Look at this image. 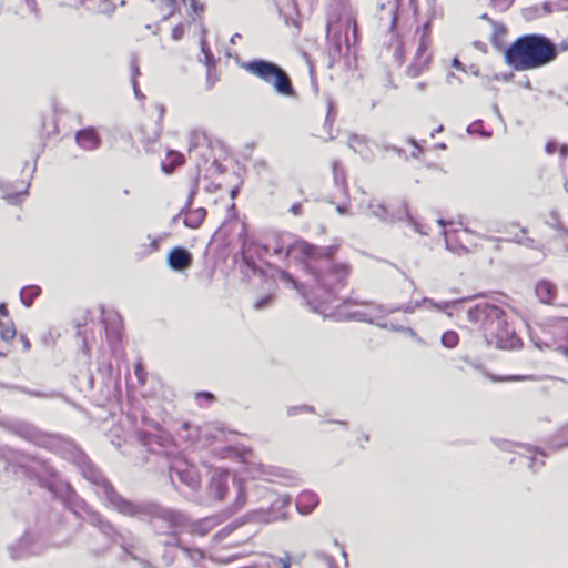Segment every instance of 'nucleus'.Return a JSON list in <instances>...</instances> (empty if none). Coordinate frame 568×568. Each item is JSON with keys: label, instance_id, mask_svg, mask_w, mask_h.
I'll use <instances>...</instances> for the list:
<instances>
[{"label": "nucleus", "instance_id": "9", "mask_svg": "<svg viewBox=\"0 0 568 568\" xmlns=\"http://www.w3.org/2000/svg\"><path fill=\"white\" fill-rule=\"evenodd\" d=\"M377 304L355 298H346L336 307L335 316L342 321H358L386 328L387 322L376 310Z\"/></svg>", "mask_w": 568, "mask_h": 568}, {"label": "nucleus", "instance_id": "42", "mask_svg": "<svg viewBox=\"0 0 568 568\" xmlns=\"http://www.w3.org/2000/svg\"><path fill=\"white\" fill-rule=\"evenodd\" d=\"M88 521L93 526L95 527L98 530L100 528H102L104 526V524H106V521L109 520L108 518H105L101 513L94 510V509H88Z\"/></svg>", "mask_w": 568, "mask_h": 568}, {"label": "nucleus", "instance_id": "14", "mask_svg": "<svg viewBox=\"0 0 568 568\" xmlns=\"http://www.w3.org/2000/svg\"><path fill=\"white\" fill-rule=\"evenodd\" d=\"M47 488L54 495V497L60 498L65 507L77 516H80L81 511L88 514V509H91V507L77 494L70 484L62 481L54 476L47 483Z\"/></svg>", "mask_w": 568, "mask_h": 568}, {"label": "nucleus", "instance_id": "56", "mask_svg": "<svg viewBox=\"0 0 568 568\" xmlns=\"http://www.w3.org/2000/svg\"><path fill=\"white\" fill-rule=\"evenodd\" d=\"M430 26V20H426L422 26L417 27L414 36H429Z\"/></svg>", "mask_w": 568, "mask_h": 568}, {"label": "nucleus", "instance_id": "52", "mask_svg": "<svg viewBox=\"0 0 568 568\" xmlns=\"http://www.w3.org/2000/svg\"><path fill=\"white\" fill-rule=\"evenodd\" d=\"M27 192H28V187L23 192L8 193L4 195V199L8 201V203L16 205L21 202L23 195H26Z\"/></svg>", "mask_w": 568, "mask_h": 568}, {"label": "nucleus", "instance_id": "20", "mask_svg": "<svg viewBox=\"0 0 568 568\" xmlns=\"http://www.w3.org/2000/svg\"><path fill=\"white\" fill-rule=\"evenodd\" d=\"M568 9V0H549L541 6L535 4L521 10L525 20L530 21L541 16L551 13L552 11H562Z\"/></svg>", "mask_w": 568, "mask_h": 568}, {"label": "nucleus", "instance_id": "17", "mask_svg": "<svg viewBox=\"0 0 568 568\" xmlns=\"http://www.w3.org/2000/svg\"><path fill=\"white\" fill-rule=\"evenodd\" d=\"M189 154L191 158L199 160L196 166L206 163L211 156V143L205 131L194 129L189 135Z\"/></svg>", "mask_w": 568, "mask_h": 568}, {"label": "nucleus", "instance_id": "37", "mask_svg": "<svg viewBox=\"0 0 568 568\" xmlns=\"http://www.w3.org/2000/svg\"><path fill=\"white\" fill-rule=\"evenodd\" d=\"M422 302H417L415 305H402V306H386V305H376V310L382 314V317H386L388 314H393L395 312L403 311L404 313H413L416 307H418Z\"/></svg>", "mask_w": 568, "mask_h": 568}, {"label": "nucleus", "instance_id": "46", "mask_svg": "<svg viewBox=\"0 0 568 568\" xmlns=\"http://www.w3.org/2000/svg\"><path fill=\"white\" fill-rule=\"evenodd\" d=\"M467 132L470 133V134L471 133H478L483 138H490L491 134H493L491 131H486L483 128V121L481 120H476L473 123H470L467 126Z\"/></svg>", "mask_w": 568, "mask_h": 568}, {"label": "nucleus", "instance_id": "16", "mask_svg": "<svg viewBox=\"0 0 568 568\" xmlns=\"http://www.w3.org/2000/svg\"><path fill=\"white\" fill-rule=\"evenodd\" d=\"M291 497L287 495L272 496L271 505L266 508L261 507L250 514V518L256 523H272L280 519H285L286 508L291 504Z\"/></svg>", "mask_w": 568, "mask_h": 568}, {"label": "nucleus", "instance_id": "26", "mask_svg": "<svg viewBox=\"0 0 568 568\" xmlns=\"http://www.w3.org/2000/svg\"><path fill=\"white\" fill-rule=\"evenodd\" d=\"M320 503L318 496L312 490H304L296 497V509L302 515L311 514Z\"/></svg>", "mask_w": 568, "mask_h": 568}, {"label": "nucleus", "instance_id": "18", "mask_svg": "<svg viewBox=\"0 0 568 568\" xmlns=\"http://www.w3.org/2000/svg\"><path fill=\"white\" fill-rule=\"evenodd\" d=\"M196 191L197 182L195 181L185 205L181 209L179 214L173 217V222H175L180 216L183 215V223L186 227L197 229L202 224L203 220L206 216V210L204 207H197L195 210H192V203L196 194Z\"/></svg>", "mask_w": 568, "mask_h": 568}, {"label": "nucleus", "instance_id": "60", "mask_svg": "<svg viewBox=\"0 0 568 568\" xmlns=\"http://www.w3.org/2000/svg\"><path fill=\"white\" fill-rule=\"evenodd\" d=\"M159 109V120L156 122V130H155V136L158 138L162 131V125H161V121L163 119V115H164V106L163 105H159L158 106Z\"/></svg>", "mask_w": 568, "mask_h": 568}, {"label": "nucleus", "instance_id": "34", "mask_svg": "<svg viewBox=\"0 0 568 568\" xmlns=\"http://www.w3.org/2000/svg\"><path fill=\"white\" fill-rule=\"evenodd\" d=\"M468 298H462V300H453V301H446V302H435L432 298L424 297L422 300L423 304H427L434 308H436L439 312L446 313L448 316H452V313L449 312L450 308L457 306L464 301H467Z\"/></svg>", "mask_w": 568, "mask_h": 568}, {"label": "nucleus", "instance_id": "6", "mask_svg": "<svg viewBox=\"0 0 568 568\" xmlns=\"http://www.w3.org/2000/svg\"><path fill=\"white\" fill-rule=\"evenodd\" d=\"M416 0H379L375 18L382 33H395L417 20Z\"/></svg>", "mask_w": 568, "mask_h": 568}, {"label": "nucleus", "instance_id": "24", "mask_svg": "<svg viewBox=\"0 0 568 568\" xmlns=\"http://www.w3.org/2000/svg\"><path fill=\"white\" fill-rule=\"evenodd\" d=\"M359 38H325V49L332 61L338 60L343 55V51L345 49V54H348L351 51V47L357 43Z\"/></svg>", "mask_w": 568, "mask_h": 568}, {"label": "nucleus", "instance_id": "25", "mask_svg": "<svg viewBox=\"0 0 568 568\" xmlns=\"http://www.w3.org/2000/svg\"><path fill=\"white\" fill-rule=\"evenodd\" d=\"M105 336L111 348L115 349L121 342V322L119 314L111 313L102 320Z\"/></svg>", "mask_w": 568, "mask_h": 568}, {"label": "nucleus", "instance_id": "30", "mask_svg": "<svg viewBox=\"0 0 568 568\" xmlns=\"http://www.w3.org/2000/svg\"><path fill=\"white\" fill-rule=\"evenodd\" d=\"M333 180L334 184L344 195L348 194L346 174L342 163L338 160L332 162Z\"/></svg>", "mask_w": 568, "mask_h": 568}, {"label": "nucleus", "instance_id": "1", "mask_svg": "<svg viewBox=\"0 0 568 568\" xmlns=\"http://www.w3.org/2000/svg\"><path fill=\"white\" fill-rule=\"evenodd\" d=\"M339 244L318 246L303 239L291 237L287 246V260L302 264L310 277L307 305L315 313L328 316V305L338 300V292L346 287L351 275V265L335 261Z\"/></svg>", "mask_w": 568, "mask_h": 568}, {"label": "nucleus", "instance_id": "23", "mask_svg": "<svg viewBox=\"0 0 568 568\" xmlns=\"http://www.w3.org/2000/svg\"><path fill=\"white\" fill-rule=\"evenodd\" d=\"M77 145L84 151H94L102 144V140L94 126L78 130L74 134Z\"/></svg>", "mask_w": 568, "mask_h": 568}, {"label": "nucleus", "instance_id": "51", "mask_svg": "<svg viewBox=\"0 0 568 568\" xmlns=\"http://www.w3.org/2000/svg\"><path fill=\"white\" fill-rule=\"evenodd\" d=\"M114 9L115 6L111 0H101L100 4L98 6V12L103 14H110L114 11Z\"/></svg>", "mask_w": 568, "mask_h": 568}, {"label": "nucleus", "instance_id": "61", "mask_svg": "<svg viewBox=\"0 0 568 568\" xmlns=\"http://www.w3.org/2000/svg\"><path fill=\"white\" fill-rule=\"evenodd\" d=\"M155 436L145 432L139 433V439L143 445H149Z\"/></svg>", "mask_w": 568, "mask_h": 568}, {"label": "nucleus", "instance_id": "48", "mask_svg": "<svg viewBox=\"0 0 568 568\" xmlns=\"http://www.w3.org/2000/svg\"><path fill=\"white\" fill-rule=\"evenodd\" d=\"M206 79H205V85L207 90H211L216 82L219 81V74L216 72L215 67H206Z\"/></svg>", "mask_w": 568, "mask_h": 568}, {"label": "nucleus", "instance_id": "22", "mask_svg": "<svg viewBox=\"0 0 568 568\" xmlns=\"http://www.w3.org/2000/svg\"><path fill=\"white\" fill-rule=\"evenodd\" d=\"M193 255L183 246L173 247L168 254V265L175 272H183L191 267Z\"/></svg>", "mask_w": 568, "mask_h": 568}, {"label": "nucleus", "instance_id": "36", "mask_svg": "<svg viewBox=\"0 0 568 568\" xmlns=\"http://www.w3.org/2000/svg\"><path fill=\"white\" fill-rule=\"evenodd\" d=\"M99 531L113 544H118L120 546L121 542H124L122 535L110 520H108Z\"/></svg>", "mask_w": 568, "mask_h": 568}, {"label": "nucleus", "instance_id": "13", "mask_svg": "<svg viewBox=\"0 0 568 568\" xmlns=\"http://www.w3.org/2000/svg\"><path fill=\"white\" fill-rule=\"evenodd\" d=\"M172 485L178 489L176 479L191 491H197L201 487V476L197 467L183 456H175L169 467Z\"/></svg>", "mask_w": 568, "mask_h": 568}, {"label": "nucleus", "instance_id": "33", "mask_svg": "<svg viewBox=\"0 0 568 568\" xmlns=\"http://www.w3.org/2000/svg\"><path fill=\"white\" fill-rule=\"evenodd\" d=\"M184 161V156L176 151L170 150L166 153V160L162 161L161 168L164 173H172L174 169L181 165Z\"/></svg>", "mask_w": 568, "mask_h": 568}, {"label": "nucleus", "instance_id": "50", "mask_svg": "<svg viewBox=\"0 0 568 568\" xmlns=\"http://www.w3.org/2000/svg\"><path fill=\"white\" fill-rule=\"evenodd\" d=\"M514 2L515 0H490L493 8L500 12L508 10Z\"/></svg>", "mask_w": 568, "mask_h": 568}, {"label": "nucleus", "instance_id": "41", "mask_svg": "<svg viewBox=\"0 0 568 568\" xmlns=\"http://www.w3.org/2000/svg\"><path fill=\"white\" fill-rule=\"evenodd\" d=\"M162 559L165 562L166 566L173 565L175 561L185 560L187 561L179 550V547L176 548H166L164 549L162 554Z\"/></svg>", "mask_w": 568, "mask_h": 568}, {"label": "nucleus", "instance_id": "4", "mask_svg": "<svg viewBox=\"0 0 568 568\" xmlns=\"http://www.w3.org/2000/svg\"><path fill=\"white\" fill-rule=\"evenodd\" d=\"M467 318L478 327L488 346L514 349L521 344L515 329L509 325L506 312L498 305L478 303L468 310Z\"/></svg>", "mask_w": 568, "mask_h": 568}, {"label": "nucleus", "instance_id": "35", "mask_svg": "<svg viewBox=\"0 0 568 568\" xmlns=\"http://www.w3.org/2000/svg\"><path fill=\"white\" fill-rule=\"evenodd\" d=\"M41 293V288L37 285H28L21 288L20 300L23 305L30 307L33 304L36 297Z\"/></svg>", "mask_w": 568, "mask_h": 568}, {"label": "nucleus", "instance_id": "47", "mask_svg": "<svg viewBox=\"0 0 568 568\" xmlns=\"http://www.w3.org/2000/svg\"><path fill=\"white\" fill-rule=\"evenodd\" d=\"M1 329H0V338L4 342H10L16 337V328L13 323H10L9 325H3L0 323Z\"/></svg>", "mask_w": 568, "mask_h": 568}, {"label": "nucleus", "instance_id": "21", "mask_svg": "<svg viewBox=\"0 0 568 568\" xmlns=\"http://www.w3.org/2000/svg\"><path fill=\"white\" fill-rule=\"evenodd\" d=\"M230 473L226 469L217 468L212 471L207 491L216 500H222L229 489Z\"/></svg>", "mask_w": 568, "mask_h": 568}, {"label": "nucleus", "instance_id": "39", "mask_svg": "<svg viewBox=\"0 0 568 568\" xmlns=\"http://www.w3.org/2000/svg\"><path fill=\"white\" fill-rule=\"evenodd\" d=\"M200 47L201 52L203 54V60L200 59V61L203 62L206 67H215L216 62L214 54L212 53L211 48L205 38H201Z\"/></svg>", "mask_w": 568, "mask_h": 568}, {"label": "nucleus", "instance_id": "63", "mask_svg": "<svg viewBox=\"0 0 568 568\" xmlns=\"http://www.w3.org/2000/svg\"><path fill=\"white\" fill-rule=\"evenodd\" d=\"M557 149H558V144L554 140L548 141L545 145V151L547 154L555 153Z\"/></svg>", "mask_w": 568, "mask_h": 568}, {"label": "nucleus", "instance_id": "53", "mask_svg": "<svg viewBox=\"0 0 568 568\" xmlns=\"http://www.w3.org/2000/svg\"><path fill=\"white\" fill-rule=\"evenodd\" d=\"M489 22L491 24L490 36L497 37V36H503L506 33L507 29L504 23L491 21V20H489Z\"/></svg>", "mask_w": 568, "mask_h": 568}, {"label": "nucleus", "instance_id": "38", "mask_svg": "<svg viewBox=\"0 0 568 568\" xmlns=\"http://www.w3.org/2000/svg\"><path fill=\"white\" fill-rule=\"evenodd\" d=\"M368 141H369L368 138L365 135L352 133L348 136V146L351 149H353L354 152L361 154L363 156V159H367L368 155L365 154V152L363 150L358 149L357 146L367 145Z\"/></svg>", "mask_w": 568, "mask_h": 568}, {"label": "nucleus", "instance_id": "28", "mask_svg": "<svg viewBox=\"0 0 568 568\" xmlns=\"http://www.w3.org/2000/svg\"><path fill=\"white\" fill-rule=\"evenodd\" d=\"M273 271H274V273H273L274 277H275V275H277L278 280L281 282H283L288 287L295 288L307 301L306 296L310 295V290L307 292H305L304 286L302 284H300L291 273H288L287 271H284V270H280V268H274Z\"/></svg>", "mask_w": 568, "mask_h": 568}, {"label": "nucleus", "instance_id": "32", "mask_svg": "<svg viewBox=\"0 0 568 568\" xmlns=\"http://www.w3.org/2000/svg\"><path fill=\"white\" fill-rule=\"evenodd\" d=\"M185 527L190 528V531L197 536L207 535L214 527V520L212 518H203L193 523H189Z\"/></svg>", "mask_w": 568, "mask_h": 568}, {"label": "nucleus", "instance_id": "59", "mask_svg": "<svg viewBox=\"0 0 568 568\" xmlns=\"http://www.w3.org/2000/svg\"><path fill=\"white\" fill-rule=\"evenodd\" d=\"M392 331L394 332H403V333H406L410 336H416V333L413 328L410 327H405V326H402V325H392Z\"/></svg>", "mask_w": 568, "mask_h": 568}, {"label": "nucleus", "instance_id": "64", "mask_svg": "<svg viewBox=\"0 0 568 568\" xmlns=\"http://www.w3.org/2000/svg\"><path fill=\"white\" fill-rule=\"evenodd\" d=\"M557 150L559 151V155H560L561 161L565 162L567 156H568V145L567 144H561V145L558 146Z\"/></svg>", "mask_w": 568, "mask_h": 568}, {"label": "nucleus", "instance_id": "54", "mask_svg": "<svg viewBox=\"0 0 568 568\" xmlns=\"http://www.w3.org/2000/svg\"><path fill=\"white\" fill-rule=\"evenodd\" d=\"M272 300H273V295H271V294L262 296L255 301L254 308L263 310L271 304Z\"/></svg>", "mask_w": 568, "mask_h": 568}, {"label": "nucleus", "instance_id": "45", "mask_svg": "<svg viewBox=\"0 0 568 568\" xmlns=\"http://www.w3.org/2000/svg\"><path fill=\"white\" fill-rule=\"evenodd\" d=\"M233 481L237 490L235 507L239 509L242 508L246 503V493L243 481L241 479L234 478Z\"/></svg>", "mask_w": 568, "mask_h": 568}, {"label": "nucleus", "instance_id": "55", "mask_svg": "<svg viewBox=\"0 0 568 568\" xmlns=\"http://www.w3.org/2000/svg\"><path fill=\"white\" fill-rule=\"evenodd\" d=\"M130 65H131V72H132V75H131V82H132L134 80H138V77L140 75V68H139L138 59L135 55L131 57Z\"/></svg>", "mask_w": 568, "mask_h": 568}, {"label": "nucleus", "instance_id": "31", "mask_svg": "<svg viewBox=\"0 0 568 568\" xmlns=\"http://www.w3.org/2000/svg\"><path fill=\"white\" fill-rule=\"evenodd\" d=\"M525 449L527 452V455H524L523 459L530 469L536 471L538 467L544 465V460H538L537 455H540L541 457H545L546 455L544 450L539 449L538 447L525 446Z\"/></svg>", "mask_w": 568, "mask_h": 568}, {"label": "nucleus", "instance_id": "29", "mask_svg": "<svg viewBox=\"0 0 568 568\" xmlns=\"http://www.w3.org/2000/svg\"><path fill=\"white\" fill-rule=\"evenodd\" d=\"M291 237V234L277 236L274 241V245H268L271 247L270 254L283 261L287 260V246L290 245Z\"/></svg>", "mask_w": 568, "mask_h": 568}, {"label": "nucleus", "instance_id": "10", "mask_svg": "<svg viewBox=\"0 0 568 568\" xmlns=\"http://www.w3.org/2000/svg\"><path fill=\"white\" fill-rule=\"evenodd\" d=\"M367 209L371 211V214L382 223L394 224L396 222L406 221L407 225L416 233L420 235L428 234L426 226L416 221L409 213L408 205L405 201H402L396 206L388 207L384 203L373 199L368 202Z\"/></svg>", "mask_w": 568, "mask_h": 568}, {"label": "nucleus", "instance_id": "11", "mask_svg": "<svg viewBox=\"0 0 568 568\" xmlns=\"http://www.w3.org/2000/svg\"><path fill=\"white\" fill-rule=\"evenodd\" d=\"M326 36H359L353 10L343 3L331 7L326 19Z\"/></svg>", "mask_w": 568, "mask_h": 568}, {"label": "nucleus", "instance_id": "5", "mask_svg": "<svg viewBox=\"0 0 568 568\" xmlns=\"http://www.w3.org/2000/svg\"><path fill=\"white\" fill-rule=\"evenodd\" d=\"M558 55V47L550 38H516L505 50L506 63L517 71L544 67Z\"/></svg>", "mask_w": 568, "mask_h": 568}, {"label": "nucleus", "instance_id": "57", "mask_svg": "<svg viewBox=\"0 0 568 568\" xmlns=\"http://www.w3.org/2000/svg\"><path fill=\"white\" fill-rule=\"evenodd\" d=\"M302 55H303V59L305 60L306 64L308 65L312 82L315 83V67L311 60V57L306 52H303Z\"/></svg>", "mask_w": 568, "mask_h": 568}, {"label": "nucleus", "instance_id": "8", "mask_svg": "<svg viewBox=\"0 0 568 568\" xmlns=\"http://www.w3.org/2000/svg\"><path fill=\"white\" fill-rule=\"evenodd\" d=\"M243 68L264 82L272 84L277 94L285 97L295 94L288 74L278 64L264 59H255L245 62Z\"/></svg>", "mask_w": 568, "mask_h": 568}, {"label": "nucleus", "instance_id": "3", "mask_svg": "<svg viewBox=\"0 0 568 568\" xmlns=\"http://www.w3.org/2000/svg\"><path fill=\"white\" fill-rule=\"evenodd\" d=\"M52 443L47 448L54 449L61 457L75 464L87 479L97 497L108 509L113 511L130 513L133 507L126 501L112 483L98 469L90 458L72 442L57 436H51Z\"/></svg>", "mask_w": 568, "mask_h": 568}, {"label": "nucleus", "instance_id": "2", "mask_svg": "<svg viewBox=\"0 0 568 568\" xmlns=\"http://www.w3.org/2000/svg\"><path fill=\"white\" fill-rule=\"evenodd\" d=\"M126 501L132 505L133 509L128 513L116 511L118 514L135 518L139 520H148L159 537L161 545L166 548L179 547L180 554L191 565L199 564L204 558L202 549L196 547H189L182 544L178 528L187 525V517L180 510L168 508L153 500H130Z\"/></svg>", "mask_w": 568, "mask_h": 568}, {"label": "nucleus", "instance_id": "15", "mask_svg": "<svg viewBox=\"0 0 568 568\" xmlns=\"http://www.w3.org/2000/svg\"><path fill=\"white\" fill-rule=\"evenodd\" d=\"M2 426L8 432L30 442L40 447H48L52 443L51 435L42 433L34 425L19 420L10 419L2 423Z\"/></svg>", "mask_w": 568, "mask_h": 568}, {"label": "nucleus", "instance_id": "43", "mask_svg": "<svg viewBox=\"0 0 568 568\" xmlns=\"http://www.w3.org/2000/svg\"><path fill=\"white\" fill-rule=\"evenodd\" d=\"M459 337L455 331H446L443 333L440 343L446 348H454L458 345Z\"/></svg>", "mask_w": 568, "mask_h": 568}, {"label": "nucleus", "instance_id": "44", "mask_svg": "<svg viewBox=\"0 0 568 568\" xmlns=\"http://www.w3.org/2000/svg\"><path fill=\"white\" fill-rule=\"evenodd\" d=\"M120 547L126 557L140 562L143 568H155L149 560L140 558L135 554H133L130 549V546L126 542H121Z\"/></svg>", "mask_w": 568, "mask_h": 568}, {"label": "nucleus", "instance_id": "12", "mask_svg": "<svg viewBox=\"0 0 568 568\" xmlns=\"http://www.w3.org/2000/svg\"><path fill=\"white\" fill-rule=\"evenodd\" d=\"M271 247L268 245L260 244L248 240L243 241L241 247V272L250 277L251 275L258 276L261 278L266 276L265 271L257 264V261L270 254Z\"/></svg>", "mask_w": 568, "mask_h": 568}, {"label": "nucleus", "instance_id": "58", "mask_svg": "<svg viewBox=\"0 0 568 568\" xmlns=\"http://www.w3.org/2000/svg\"><path fill=\"white\" fill-rule=\"evenodd\" d=\"M195 398L197 402H200L201 399H204L207 403H211L214 400V395L211 392H199V393H196Z\"/></svg>", "mask_w": 568, "mask_h": 568}, {"label": "nucleus", "instance_id": "7", "mask_svg": "<svg viewBox=\"0 0 568 568\" xmlns=\"http://www.w3.org/2000/svg\"><path fill=\"white\" fill-rule=\"evenodd\" d=\"M389 48L394 49V58L399 65L403 64L407 54L413 53V61L406 70L410 78H417L428 69L432 59L428 52V38H394Z\"/></svg>", "mask_w": 568, "mask_h": 568}, {"label": "nucleus", "instance_id": "62", "mask_svg": "<svg viewBox=\"0 0 568 568\" xmlns=\"http://www.w3.org/2000/svg\"><path fill=\"white\" fill-rule=\"evenodd\" d=\"M527 230L525 227H519V232L514 234L510 239V241L521 244L524 235L526 234Z\"/></svg>", "mask_w": 568, "mask_h": 568}, {"label": "nucleus", "instance_id": "40", "mask_svg": "<svg viewBox=\"0 0 568 568\" xmlns=\"http://www.w3.org/2000/svg\"><path fill=\"white\" fill-rule=\"evenodd\" d=\"M546 224L551 229L558 231L561 236L568 237V230L559 221V214L556 211L550 212L549 219L546 221Z\"/></svg>", "mask_w": 568, "mask_h": 568}, {"label": "nucleus", "instance_id": "49", "mask_svg": "<svg viewBox=\"0 0 568 568\" xmlns=\"http://www.w3.org/2000/svg\"><path fill=\"white\" fill-rule=\"evenodd\" d=\"M9 388L18 389L20 392H23L24 394H28L33 397H39V398H50V397L54 396V393H42V392L28 389V388L20 387V386H10Z\"/></svg>", "mask_w": 568, "mask_h": 568}, {"label": "nucleus", "instance_id": "27", "mask_svg": "<svg viewBox=\"0 0 568 568\" xmlns=\"http://www.w3.org/2000/svg\"><path fill=\"white\" fill-rule=\"evenodd\" d=\"M535 293L541 303L551 304L557 295V286L548 280H540L536 284Z\"/></svg>", "mask_w": 568, "mask_h": 568}, {"label": "nucleus", "instance_id": "19", "mask_svg": "<svg viewBox=\"0 0 568 568\" xmlns=\"http://www.w3.org/2000/svg\"><path fill=\"white\" fill-rule=\"evenodd\" d=\"M8 551L13 560L38 554L40 548L37 546V535L31 530H26L14 544L8 547Z\"/></svg>", "mask_w": 568, "mask_h": 568}]
</instances>
